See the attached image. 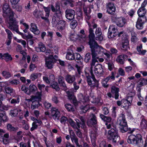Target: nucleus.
Returning <instances> with one entry per match:
<instances>
[{"instance_id":"1","label":"nucleus","mask_w":147,"mask_h":147,"mask_svg":"<svg viewBox=\"0 0 147 147\" xmlns=\"http://www.w3.org/2000/svg\"><path fill=\"white\" fill-rule=\"evenodd\" d=\"M90 50L92 52V62L90 63L91 66H94L95 63L98 62V58L97 57L98 54H101L104 52L105 50L102 47L99 46L95 41L88 43Z\"/></svg>"},{"instance_id":"2","label":"nucleus","mask_w":147,"mask_h":147,"mask_svg":"<svg viewBox=\"0 0 147 147\" xmlns=\"http://www.w3.org/2000/svg\"><path fill=\"white\" fill-rule=\"evenodd\" d=\"M117 123L120 126V130L122 133H125L128 131V134H131L137 130L135 128L128 127L127 122L125 119V115L123 113L121 114L117 119Z\"/></svg>"},{"instance_id":"3","label":"nucleus","mask_w":147,"mask_h":147,"mask_svg":"<svg viewBox=\"0 0 147 147\" xmlns=\"http://www.w3.org/2000/svg\"><path fill=\"white\" fill-rule=\"evenodd\" d=\"M85 74L87 82L89 86L94 88L99 86V81L96 79L93 74L92 66H91L88 72L86 71H85Z\"/></svg>"},{"instance_id":"4","label":"nucleus","mask_w":147,"mask_h":147,"mask_svg":"<svg viewBox=\"0 0 147 147\" xmlns=\"http://www.w3.org/2000/svg\"><path fill=\"white\" fill-rule=\"evenodd\" d=\"M2 10L3 16L7 18L8 23L16 19L14 17V12L8 3H5L3 4L2 6Z\"/></svg>"},{"instance_id":"5","label":"nucleus","mask_w":147,"mask_h":147,"mask_svg":"<svg viewBox=\"0 0 147 147\" xmlns=\"http://www.w3.org/2000/svg\"><path fill=\"white\" fill-rule=\"evenodd\" d=\"M133 133L128 136L127 140V142L134 146H138L143 142V140L141 134H133Z\"/></svg>"},{"instance_id":"6","label":"nucleus","mask_w":147,"mask_h":147,"mask_svg":"<svg viewBox=\"0 0 147 147\" xmlns=\"http://www.w3.org/2000/svg\"><path fill=\"white\" fill-rule=\"evenodd\" d=\"M59 2L55 3V7L53 5H51V10L53 12H55L52 17L53 21H58L62 18L63 12L61 10Z\"/></svg>"},{"instance_id":"7","label":"nucleus","mask_w":147,"mask_h":147,"mask_svg":"<svg viewBox=\"0 0 147 147\" xmlns=\"http://www.w3.org/2000/svg\"><path fill=\"white\" fill-rule=\"evenodd\" d=\"M108 132L107 138L109 140H112L113 143L117 142V139L119 137L118 130L116 127H113Z\"/></svg>"},{"instance_id":"8","label":"nucleus","mask_w":147,"mask_h":147,"mask_svg":"<svg viewBox=\"0 0 147 147\" xmlns=\"http://www.w3.org/2000/svg\"><path fill=\"white\" fill-rule=\"evenodd\" d=\"M119 89L115 86H113L111 88V92L107 93V95L109 98H114L115 100L119 99Z\"/></svg>"},{"instance_id":"9","label":"nucleus","mask_w":147,"mask_h":147,"mask_svg":"<svg viewBox=\"0 0 147 147\" xmlns=\"http://www.w3.org/2000/svg\"><path fill=\"white\" fill-rule=\"evenodd\" d=\"M45 65L48 69H51L53 68V66L57 60L54 58L53 55H50L48 57H45Z\"/></svg>"},{"instance_id":"10","label":"nucleus","mask_w":147,"mask_h":147,"mask_svg":"<svg viewBox=\"0 0 147 147\" xmlns=\"http://www.w3.org/2000/svg\"><path fill=\"white\" fill-rule=\"evenodd\" d=\"M111 19L117 26L120 27L124 26L127 22L126 19L123 17L119 18L112 17Z\"/></svg>"},{"instance_id":"11","label":"nucleus","mask_w":147,"mask_h":147,"mask_svg":"<svg viewBox=\"0 0 147 147\" xmlns=\"http://www.w3.org/2000/svg\"><path fill=\"white\" fill-rule=\"evenodd\" d=\"M8 24L9 28L11 30L15 31L18 34L21 36L22 38L24 37V34L20 32L18 30V26L16 19L10 22Z\"/></svg>"},{"instance_id":"12","label":"nucleus","mask_w":147,"mask_h":147,"mask_svg":"<svg viewBox=\"0 0 147 147\" xmlns=\"http://www.w3.org/2000/svg\"><path fill=\"white\" fill-rule=\"evenodd\" d=\"M107 12L110 15H113L116 11V5L112 2H109L106 4Z\"/></svg>"},{"instance_id":"13","label":"nucleus","mask_w":147,"mask_h":147,"mask_svg":"<svg viewBox=\"0 0 147 147\" xmlns=\"http://www.w3.org/2000/svg\"><path fill=\"white\" fill-rule=\"evenodd\" d=\"M66 93L68 99L75 107L77 106L78 105V102L74 92L72 91L68 90L66 92Z\"/></svg>"},{"instance_id":"14","label":"nucleus","mask_w":147,"mask_h":147,"mask_svg":"<svg viewBox=\"0 0 147 147\" xmlns=\"http://www.w3.org/2000/svg\"><path fill=\"white\" fill-rule=\"evenodd\" d=\"M52 23L54 25L57 26L58 28L60 30H64L66 28V22L62 20H59L58 21H53L52 20Z\"/></svg>"},{"instance_id":"15","label":"nucleus","mask_w":147,"mask_h":147,"mask_svg":"<svg viewBox=\"0 0 147 147\" xmlns=\"http://www.w3.org/2000/svg\"><path fill=\"white\" fill-rule=\"evenodd\" d=\"M65 16L68 20L71 21L74 18L75 11L71 9H67L65 11Z\"/></svg>"},{"instance_id":"16","label":"nucleus","mask_w":147,"mask_h":147,"mask_svg":"<svg viewBox=\"0 0 147 147\" xmlns=\"http://www.w3.org/2000/svg\"><path fill=\"white\" fill-rule=\"evenodd\" d=\"M147 21V19H142L138 18L136 22V26L138 30H142L144 28V25Z\"/></svg>"},{"instance_id":"17","label":"nucleus","mask_w":147,"mask_h":147,"mask_svg":"<svg viewBox=\"0 0 147 147\" xmlns=\"http://www.w3.org/2000/svg\"><path fill=\"white\" fill-rule=\"evenodd\" d=\"M69 134L70 135L71 140L73 143L75 144L78 147H82V145L79 144L78 139L73 131L69 132Z\"/></svg>"},{"instance_id":"18","label":"nucleus","mask_w":147,"mask_h":147,"mask_svg":"<svg viewBox=\"0 0 147 147\" xmlns=\"http://www.w3.org/2000/svg\"><path fill=\"white\" fill-rule=\"evenodd\" d=\"M146 13V11L145 8L141 6L137 11V13L138 16V18L142 19H147L145 14Z\"/></svg>"},{"instance_id":"19","label":"nucleus","mask_w":147,"mask_h":147,"mask_svg":"<svg viewBox=\"0 0 147 147\" xmlns=\"http://www.w3.org/2000/svg\"><path fill=\"white\" fill-rule=\"evenodd\" d=\"M83 10L85 17L87 21H88L91 18L90 13L91 12L90 7H84Z\"/></svg>"},{"instance_id":"20","label":"nucleus","mask_w":147,"mask_h":147,"mask_svg":"<svg viewBox=\"0 0 147 147\" xmlns=\"http://www.w3.org/2000/svg\"><path fill=\"white\" fill-rule=\"evenodd\" d=\"M118 30L114 27H109L108 32V37L109 38H114L117 35V31Z\"/></svg>"},{"instance_id":"21","label":"nucleus","mask_w":147,"mask_h":147,"mask_svg":"<svg viewBox=\"0 0 147 147\" xmlns=\"http://www.w3.org/2000/svg\"><path fill=\"white\" fill-rule=\"evenodd\" d=\"M90 119L87 121V124L88 126L94 125H96L97 122V118L94 114L92 113L90 115Z\"/></svg>"},{"instance_id":"22","label":"nucleus","mask_w":147,"mask_h":147,"mask_svg":"<svg viewBox=\"0 0 147 147\" xmlns=\"http://www.w3.org/2000/svg\"><path fill=\"white\" fill-rule=\"evenodd\" d=\"M9 118L6 115L5 111H0V126L1 125L2 122L5 123L8 121Z\"/></svg>"},{"instance_id":"23","label":"nucleus","mask_w":147,"mask_h":147,"mask_svg":"<svg viewBox=\"0 0 147 147\" xmlns=\"http://www.w3.org/2000/svg\"><path fill=\"white\" fill-rule=\"evenodd\" d=\"M29 100L32 102L31 108L32 110L38 109V107L42 105L40 103L41 101L37 100H32L31 97L30 99Z\"/></svg>"},{"instance_id":"24","label":"nucleus","mask_w":147,"mask_h":147,"mask_svg":"<svg viewBox=\"0 0 147 147\" xmlns=\"http://www.w3.org/2000/svg\"><path fill=\"white\" fill-rule=\"evenodd\" d=\"M51 115L54 119H58L59 117L60 113L58 109L56 108L52 107L51 109Z\"/></svg>"},{"instance_id":"25","label":"nucleus","mask_w":147,"mask_h":147,"mask_svg":"<svg viewBox=\"0 0 147 147\" xmlns=\"http://www.w3.org/2000/svg\"><path fill=\"white\" fill-rule=\"evenodd\" d=\"M43 8L45 13V16L41 17V19L42 20H44L46 22H49L48 18L50 15V7H46L43 6Z\"/></svg>"},{"instance_id":"26","label":"nucleus","mask_w":147,"mask_h":147,"mask_svg":"<svg viewBox=\"0 0 147 147\" xmlns=\"http://www.w3.org/2000/svg\"><path fill=\"white\" fill-rule=\"evenodd\" d=\"M74 53L73 50L69 48L68 49L66 55V59L71 61L75 59Z\"/></svg>"},{"instance_id":"27","label":"nucleus","mask_w":147,"mask_h":147,"mask_svg":"<svg viewBox=\"0 0 147 147\" xmlns=\"http://www.w3.org/2000/svg\"><path fill=\"white\" fill-rule=\"evenodd\" d=\"M127 55L122 54L118 56L116 61L119 63L121 64H123L125 61L127 59Z\"/></svg>"},{"instance_id":"28","label":"nucleus","mask_w":147,"mask_h":147,"mask_svg":"<svg viewBox=\"0 0 147 147\" xmlns=\"http://www.w3.org/2000/svg\"><path fill=\"white\" fill-rule=\"evenodd\" d=\"M65 79L68 84H71L75 82L76 80L75 76L69 74H67L65 76Z\"/></svg>"},{"instance_id":"29","label":"nucleus","mask_w":147,"mask_h":147,"mask_svg":"<svg viewBox=\"0 0 147 147\" xmlns=\"http://www.w3.org/2000/svg\"><path fill=\"white\" fill-rule=\"evenodd\" d=\"M122 45L121 49L124 51H127L130 49L129 40L126 38H125L124 40H123Z\"/></svg>"},{"instance_id":"30","label":"nucleus","mask_w":147,"mask_h":147,"mask_svg":"<svg viewBox=\"0 0 147 147\" xmlns=\"http://www.w3.org/2000/svg\"><path fill=\"white\" fill-rule=\"evenodd\" d=\"M37 90V88L35 85L33 84H30L29 86L28 91H26V94L29 95L31 94H34L35 92Z\"/></svg>"},{"instance_id":"31","label":"nucleus","mask_w":147,"mask_h":147,"mask_svg":"<svg viewBox=\"0 0 147 147\" xmlns=\"http://www.w3.org/2000/svg\"><path fill=\"white\" fill-rule=\"evenodd\" d=\"M94 71L96 74L99 75L102 74L104 71L102 65L99 64L96 65L94 67Z\"/></svg>"},{"instance_id":"32","label":"nucleus","mask_w":147,"mask_h":147,"mask_svg":"<svg viewBox=\"0 0 147 147\" xmlns=\"http://www.w3.org/2000/svg\"><path fill=\"white\" fill-rule=\"evenodd\" d=\"M141 121L140 126L143 129H146L147 128V119L144 115H142L141 118Z\"/></svg>"},{"instance_id":"33","label":"nucleus","mask_w":147,"mask_h":147,"mask_svg":"<svg viewBox=\"0 0 147 147\" xmlns=\"http://www.w3.org/2000/svg\"><path fill=\"white\" fill-rule=\"evenodd\" d=\"M93 32L94 31L93 29L90 27H89V40L88 43L95 40V36Z\"/></svg>"},{"instance_id":"34","label":"nucleus","mask_w":147,"mask_h":147,"mask_svg":"<svg viewBox=\"0 0 147 147\" xmlns=\"http://www.w3.org/2000/svg\"><path fill=\"white\" fill-rule=\"evenodd\" d=\"M42 92L37 91L35 96L32 95L31 96L32 100H37L41 101L42 100Z\"/></svg>"},{"instance_id":"35","label":"nucleus","mask_w":147,"mask_h":147,"mask_svg":"<svg viewBox=\"0 0 147 147\" xmlns=\"http://www.w3.org/2000/svg\"><path fill=\"white\" fill-rule=\"evenodd\" d=\"M4 90L6 94H9L11 96L16 94L15 90L10 87H7L6 88H5Z\"/></svg>"},{"instance_id":"36","label":"nucleus","mask_w":147,"mask_h":147,"mask_svg":"<svg viewBox=\"0 0 147 147\" xmlns=\"http://www.w3.org/2000/svg\"><path fill=\"white\" fill-rule=\"evenodd\" d=\"M64 77L61 76H59L58 80V84L61 87H63L64 88H67L66 84L64 81Z\"/></svg>"},{"instance_id":"37","label":"nucleus","mask_w":147,"mask_h":147,"mask_svg":"<svg viewBox=\"0 0 147 147\" xmlns=\"http://www.w3.org/2000/svg\"><path fill=\"white\" fill-rule=\"evenodd\" d=\"M1 74L6 79H8L12 76V74L8 70H3L2 71Z\"/></svg>"},{"instance_id":"38","label":"nucleus","mask_w":147,"mask_h":147,"mask_svg":"<svg viewBox=\"0 0 147 147\" xmlns=\"http://www.w3.org/2000/svg\"><path fill=\"white\" fill-rule=\"evenodd\" d=\"M12 97H14V98H12L10 101V103L11 104L15 105L17 103L18 104L20 102V96L18 94H16L13 96H12Z\"/></svg>"},{"instance_id":"39","label":"nucleus","mask_w":147,"mask_h":147,"mask_svg":"<svg viewBox=\"0 0 147 147\" xmlns=\"http://www.w3.org/2000/svg\"><path fill=\"white\" fill-rule=\"evenodd\" d=\"M74 56L75 59V60L77 61L78 63L80 62V64H82V62L83 61V57L81 56L80 55L79 53H74Z\"/></svg>"},{"instance_id":"40","label":"nucleus","mask_w":147,"mask_h":147,"mask_svg":"<svg viewBox=\"0 0 147 147\" xmlns=\"http://www.w3.org/2000/svg\"><path fill=\"white\" fill-rule=\"evenodd\" d=\"M7 128L8 131L13 133H15L18 129V127H15L10 123L7 124Z\"/></svg>"},{"instance_id":"41","label":"nucleus","mask_w":147,"mask_h":147,"mask_svg":"<svg viewBox=\"0 0 147 147\" xmlns=\"http://www.w3.org/2000/svg\"><path fill=\"white\" fill-rule=\"evenodd\" d=\"M33 14L36 18H39L40 17H43V14L40 11H38L37 9H36L33 12Z\"/></svg>"},{"instance_id":"42","label":"nucleus","mask_w":147,"mask_h":147,"mask_svg":"<svg viewBox=\"0 0 147 147\" xmlns=\"http://www.w3.org/2000/svg\"><path fill=\"white\" fill-rule=\"evenodd\" d=\"M59 3L61 7L64 9H67L69 5V3L66 0H61Z\"/></svg>"},{"instance_id":"43","label":"nucleus","mask_w":147,"mask_h":147,"mask_svg":"<svg viewBox=\"0 0 147 147\" xmlns=\"http://www.w3.org/2000/svg\"><path fill=\"white\" fill-rule=\"evenodd\" d=\"M79 98V100L83 103L88 102L89 100L88 96H83L82 94H80Z\"/></svg>"},{"instance_id":"44","label":"nucleus","mask_w":147,"mask_h":147,"mask_svg":"<svg viewBox=\"0 0 147 147\" xmlns=\"http://www.w3.org/2000/svg\"><path fill=\"white\" fill-rule=\"evenodd\" d=\"M2 59L5 60L6 62H8L12 61L13 58L8 53H7L3 54Z\"/></svg>"},{"instance_id":"45","label":"nucleus","mask_w":147,"mask_h":147,"mask_svg":"<svg viewBox=\"0 0 147 147\" xmlns=\"http://www.w3.org/2000/svg\"><path fill=\"white\" fill-rule=\"evenodd\" d=\"M100 116L102 120L106 122V123H109L111 121L112 119L110 117H106L101 114H100Z\"/></svg>"},{"instance_id":"46","label":"nucleus","mask_w":147,"mask_h":147,"mask_svg":"<svg viewBox=\"0 0 147 147\" xmlns=\"http://www.w3.org/2000/svg\"><path fill=\"white\" fill-rule=\"evenodd\" d=\"M51 86L57 91H59L60 90L58 83L56 82H53L51 84Z\"/></svg>"},{"instance_id":"47","label":"nucleus","mask_w":147,"mask_h":147,"mask_svg":"<svg viewBox=\"0 0 147 147\" xmlns=\"http://www.w3.org/2000/svg\"><path fill=\"white\" fill-rule=\"evenodd\" d=\"M91 57H92V52H91V53H87L85 55L84 59L85 62L87 63L89 62H90L91 61H92V59H91Z\"/></svg>"},{"instance_id":"48","label":"nucleus","mask_w":147,"mask_h":147,"mask_svg":"<svg viewBox=\"0 0 147 147\" xmlns=\"http://www.w3.org/2000/svg\"><path fill=\"white\" fill-rule=\"evenodd\" d=\"M31 28L30 30L32 32L34 33L37 31H38V29L36 25L34 23H32L30 24Z\"/></svg>"},{"instance_id":"49","label":"nucleus","mask_w":147,"mask_h":147,"mask_svg":"<svg viewBox=\"0 0 147 147\" xmlns=\"http://www.w3.org/2000/svg\"><path fill=\"white\" fill-rule=\"evenodd\" d=\"M37 49L39 50V51L38 52H45L46 49V47L45 45L42 43L40 42L38 44V47Z\"/></svg>"},{"instance_id":"50","label":"nucleus","mask_w":147,"mask_h":147,"mask_svg":"<svg viewBox=\"0 0 147 147\" xmlns=\"http://www.w3.org/2000/svg\"><path fill=\"white\" fill-rule=\"evenodd\" d=\"M122 101L123 103H124L123 107L125 109L127 110L129 109V106L131 105V104L127 100L123 99Z\"/></svg>"},{"instance_id":"51","label":"nucleus","mask_w":147,"mask_h":147,"mask_svg":"<svg viewBox=\"0 0 147 147\" xmlns=\"http://www.w3.org/2000/svg\"><path fill=\"white\" fill-rule=\"evenodd\" d=\"M65 107L66 109L68 111H74V109L73 105L69 104H66L65 105Z\"/></svg>"},{"instance_id":"52","label":"nucleus","mask_w":147,"mask_h":147,"mask_svg":"<svg viewBox=\"0 0 147 147\" xmlns=\"http://www.w3.org/2000/svg\"><path fill=\"white\" fill-rule=\"evenodd\" d=\"M115 73L114 71L111 72V76L109 75V76L107 77L106 80L109 81L110 82L114 80H115Z\"/></svg>"},{"instance_id":"53","label":"nucleus","mask_w":147,"mask_h":147,"mask_svg":"<svg viewBox=\"0 0 147 147\" xmlns=\"http://www.w3.org/2000/svg\"><path fill=\"white\" fill-rule=\"evenodd\" d=\"M139 81L140 82L138 84L139 85V87H141L142 86L147 85V81L146 80V79L144 78H140L139 79Z\"/></svg>"},{"instance_id":"54","label":"nucleus","mask_w":147,"mask_h":147,"mask_svg":"<svg viewBox=\"0 0 147 147\" xmlns=\"http://www.w3.org/2000/svg\"><path fill=\"white\" fill-rule=\"evenodd\" d=\"M72 20V21L70 23V26L72 29H74L77 26L78 24L77 21L74 19V18Z\"/></svg>"},{"instance_id":"55","label":"nucleus","mask_w":147,"mask_h":147,"mask_svg":"<svg viewBox=\"0 0 147 147\" xmlns=\"http://www.w3.org/2000/svg\"><path fill=\"white\" fill-rule=\"evenodd\" d=\"M18 113V110L17 108L13 109L10 111V115L12 117H16Z\"/></svg>"},{"instance_id":"56","label":"nucleus","mask_w":147,"mask_h":147,"mask_svg":"<svg viewBox=\"0 0 147 147\" xmlns=\"http://www.w3.org/2000/svg\"><path fill=\"white\" fill-rule=\"evenodd\" d=\"M28 35L24 34V37L23 38L26 40L27 41L28 40V39H30L33 38V36L32 34H31L30 32H28Z\"/></svg>"},{"instance_id":"57","label":"nucleus","mask_w":147,"mask_h":147,"mask_svg":"<svg viewBox=\"0 0 147 147\" xmlns=\"http://www.w3.org/2000/svg\"><path fill=\"white\" fill-rule=\"evenodd\" d=\"M117 108H118L117 107L113 106L112 107L111 116L113 118H115L116 117Z\"/></svg>"},{"instance_id":"58","label":"nucleus","mask_w":147,"mask_h":147,"mask_svg":"<svg viewBox=\"0 0 147 147\" xmlns=\"http://www.w3.org/2000/svg\"><path fill=\"white\" fill-rule=\"evenodd\" d=\"M136 35L134 32H132L131 33V40L134 43L136 42L138 40V38L136 36Z\"/></svg>"},{"instance_id":"59","label":"nucleus","mask_w":147,"mask_h":147,"mask_svg":"<svg viewBox=\"0 0 147 147\" xmlns=\"http://www.w3.org/2000/svg\"><path fill=\"white\" fill-rule=\"evenodd\" d=\"M102 112L105 115H107L109 113V109L108 107H103L102 109Z\"/></svg>"},{"instance_id":"60","label":"nucleus","mask_w":147,"mask_h":147,"mask_svg":"<svg viewBox=\"0 0 147 147\" xmlns=\"http://www.w3.org/2000/svg\"><path fill=\"white\" fill-rule=\"evenodd\" d=\"M32 127L30 128V130L31 131H32L34 130L37 129L38 127V125L36 124V123L33 122L32 124Z\"/></svg>"},{"instance_id":"61","label":"nucleus","mask_w":147,"mask_h":147,"mask_svg":"<svg viewBox=\"0 0 147 147\" xmlns=\"http://www.w3.org/2000/svg\"><path fill=\"white\" fill-rule=\"evenodd\" d=\"M6 96L3 94H0V106L2 103V101L4 100L6 98Z\"/></svg>"},{"instance_id":"62","label":"nucleus","mask_w":147,"mask_h":147,"mask_svg":"<svg viewBox=\"0 0 147 147\" xmlns=\"http://www.w3.org/2000/svg\"><path fill=\"white\" fill-rule=\"evenodd\" d=\"M109 81H107L106 80V78L103 80L102 82V85L103 87L104 88H108L109 86V85L108 84H107L108 82Z\"/></svg>"},{"instance_id":"63","label":"nucleus","mask_w":147,"mask_h":147,"mask_svg":"<svg viewBox=\"0 0 147 147\" xmlns=\"http://www.w3.org/2000/svg\"><path fill=\"white\" fill-rule=\"evenodd\" d=\"M38 74L37 73H34L31 75L30 77L32 80L34 81L35 79L37 78Z\"/></svg>"},{"instance_id":"64","label":"nucleus","mask_w":147,"mask_h":147,"mask_svg":"<svg viewBox=\"0 0 147 147\" xmlns=\"http://www.w3.org/2000/svg\"><path fill=\"white\" fill-rule=\"evenodd\" d=\"M96 36L95 38L96 40L101 41L102 40L103 37L102 34H96Z\"/></svg>"}]
</instances>
